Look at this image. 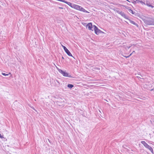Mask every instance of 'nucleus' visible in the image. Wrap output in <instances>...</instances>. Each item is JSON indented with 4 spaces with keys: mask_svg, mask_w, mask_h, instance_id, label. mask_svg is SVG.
Wrapping results in <instances>:
<instances>
[{
    "mask_svg": "<svg viewBox=\"0 0 154 154\" xmlns=\"http://www.w3.org/2000/svg\"><path fill=\"white\" fill-rule=\"evenodd\" d=\"M153 20V19L148 18L144 19L143 21L145 24L146 25H153L154 24Z\"/></svg>",
    "mask_w": 154,
    "mask_h": 154,
    "instance_id": "obj_1",
    "label": "nucleus"
},
{
    "mask_svg": "<svg viewBox=\"0 0 154 154\" xmlns=\"http://www.w3.org/2000/svg\"><path fill=\"white\" fill-rule=\"evenodd\" d=\"M141 143L143 144L146 148L149 149L152 153H153V151L152 148L148 145L145 141H142L141 142Z\"/></svg>",
    "mask_w": 154,
    "mask_h": 154,
    "instance_id": "obj_2",
    "label": "nucleus"
},
{
    "mask_svg": "<svg viewBox=\"0 0 154 154\" xmlns=\"http://www.w3.org/2000/svg\"><path fill=\"white\" fill-rule=\"evenodd\" d=\"M59 72L61 73L63 76L65 77H69V78H72L71 75H69L68 73L60 69L58 70Z\"/></svg>",
    "mask_w": 154,
    "mask_h": 154,
    "instance_id": "obj_3",
    "label": "nucleus"
},
{
    "mask_svg": "<svg viewBox=\"0 0 154 154\" xmlns=\"http://www.w3.org/2000/svg\"><path fill=\"white\" fill-rule=\"evenodd\" d=\"M93 27H94V31L95 33L96 34L98 35L100 33V32H101V30L99 29L96 26L94 25Z\"/></svg>",
    "mask_w": 154,
    "mask_h": 154,
    "instance_id": "obj_4",
    "label": "nucleus"
},
{
    "mask_svg": "<svg viewBox=\"0 0 154 154\" xmlns=\"http://www.w3.org/2000/svg\"><path fill=\"white\" fill-rule=\"evenodd\" d=\"M117 12L118 14L121 15L122 17L125 19H128V16L126 15L124 12L119 11H118Z\"/></svg>",
    "mask_w": 154,
    "mask_h": 154,
    "instance_id": "obj_5",
    "label": "nucleus"
},
{
    "mask_svg": "<svg viewBox=\"0 0 154 154\" xmlns=\"http://www.w3.org/2000/svg\"><path fill=\"white\" fill-rule=\"evenodd\" d=\"M78 10L80 11H82L84 12L89 13V12L87 11L85 9L79 5L78 7Z\"/></svg>",
    "mask_w": 154,
    "mask_h": 154,
    "instance_id": "obj_6",
    "label": "nucleus"
},
{
    "mask_svg": "<svg viewBox=\"0 0 154 154\" xmlns=\"http://www.w3.org/2000/svg\"><path fill=\"white\" fill-rule=\"evenodd\" d=\"M86 27L88 28V29L89 30H91L92 31H93V30L92 29V28H93V26L92 25V23H88L86 25Z\"/></svg>",
    "mask_w": 154,
    "mask_h": 154,
    "instance_id": "obj_7",
    "label": "nucleus"
},
{
    "mask_svg": "<svg viewBox=\"0 0 154 154\" xmlns=\"http://www.w3.org/2000/svg\"><path fill=\"white\" fill-rule=\"evenodd\" d=\"M122 5L124 7H125L126 8L128 9L129 12H130L131 13H132V14H135V12L133 11V10H131V9L130 8L127 6H125V5Z\"/></svg>",
    "mask_w": 154,
    "mask_h": 154,
    "instance_id": "obj_8",
    "label": "nucleus"
},
{
    "mask_svg": "<svg viewBox=\"0 0 154 154\" xmlns=\"http://www.w3.org/2000/svg\"><path fill=\"white\" fill-rule=\"evenodd\" d=\"M145 5H147V6L149 7H151L152 8H154V6L150 4V2L149 1L147 0L146 1V3H145Z\"/></svg>",
    "mask_w": 154,
    "mask_h": 154,
    "instance_id": "obj_9",
    "label": "nucleus"
},
{
    "mask_svg": "<svg viewBox=\"0 0 154 154\" xmlns=\"http://www.w3.org/2000/svg\"><path fill=\"white\" fill-rule=\"evenodd\" d=\"M65 52L68 56L72 57L74 58V57L72 56L71 53L68 49L66 50L65 51Z\"/></svg>",
    "mask_w": 154,
    "mask_h": 154,
    "instance_id": "obj_10",
    "label": "nucleus"
},
{
    "mask_svg": "<svg viewBox=\"0 0 154 154\" xmlns=\"http://www.w3.org/2000/svg\"><path fill=\"white\" fill-rule=\"evenodd\" d=\"M129 22H130L131 23V24H134V25H135V26H138V25L137 24V23H136L135 22H134V21H132V20H131L130 19H129Z\"/></svg>",
    "mask_w": 154,
    "mask_h": 154,
    "instance_id": "obj_11",
    "label": "nucleus"
},
{
    "mask_svg": "<svg viewBox=\"0 0 154 154\" xmlns=\"http://www.w3.org/2000/svg\"><path fill=\"white\" fill-rule=\"evenodd\" d=\"M66 4L68 5L70 7H71L72 8H73V6H74V4H72L71 2H67Z\"/></svg>",
    "mask_w": 154,
    "mask_h": 154,
    "instance_id": "obj_12",
    "label": "nucleus"
},
{
    "mask_svg": "<svg viewBox=\"0 0 154 154\" xmlns=\"http://www.w3.org/2000/svg\"><path fill=\"white\" fill-rule=\"evenodd\" d=\"M79 6V5H78L74 4L72 8H74L76 10H78Z\"/></svg>",
    "mask_w": 154,
    "mask_h": 154,
    "instance_id": "obj_13",
    "label": "nucleus"
},
{
    "mask_svg": "<svg viewBox=\"0 0 154 154\" xmlns=\"http://www.w3.org/2000/svg\"><path fill=\"white\" fill-rule=\"evenodd\" d=\"M79 6V5H78L74 4L72 8H74L76 10H78Z\"/></svg>",
    "mask_w": 154,
    "mask_h": 154,
    "instance_id": "obj_14",
    "label": "nucleus"
},
{
    "mask_svg": "<svg viewBox=\"0 0 154 154\" xmlns=\"http://www.w3.org/2000/svg\"><path fill=\"white\" fill-rule=\"evenodd\" d=\"M67 87L70 89H71L74 87V85L71 84H69L68 85Z\"/></svg>",
    "mask_w": 154,
    "mask_h": 154,
    "instance_id": "obj_15",
    "label": "nucleus"
},
{
    "mask_svg": "<svg viewBox=\"0 0 154 154\" xmlns=\"http://www.w3.org/2000/svg\"><path fill=\"white\" fill-rule=\"evenodd\" d=\"M2 75H3L4 76H8L10 74V73H2Z\"/></svg>",
    "mask_w": 154,
    "mask_h": 154,
    "instance_id": "obj_16",
    "label": "nucleus"
},
{
    "mask_svg": "<svg viewBox=\"0 0 154 154\" xmlns=\"http://www.w3.org/2000/svg\"><path fill=\"white\" fill-rule=\"evenodd\" d=\"M62 47H63L64 51H65L67 49V48L65 46H63V45H62Z\"/></svg>",
    "mask_w": 154,
    "mask_h": 154,
    "instance_id": "obj_17",
    "label": "nucleus"
},
{
    "mask_svg": "<svg viewBox=\"0 0 154 154\" xmlns=\"http://www.w3.org/2000/svg\"><path fill=\"white\" fill-rule=\"evenodd\" d=\"M62 47H63L64 51H65L67 49V48L65 46H63V45H62Z\"/></svg>",
    "mask_w": 154,
    "mask_h": 154,
    "instance_id": "obj_18",
    "label": "nucleus"
},
{
    "mask_svg": "<svg viewBox=\"0 0 154 154\" xmlns=\"http://www.w3.org/2000/svg\"><path fill=\"white\" fill-rule=\"evenodd\" d=\"M62 47H63L64 51H65L67 49V48L65 46H63V45H62Z\"/></svg>",
    "mask_w": 154,
    "mask_h": 154,
    "instance_id": "obj_19",
    "label": "nucleus"
},
{
    "mask_svg": "<svg viewBox=\"0 0 154 154\" xmlns=\"http://www.w3.org/2000/svg\"><path fill=\"white\" fill-rule=\"evenodd\" d=\"M140 3H141L143 5H145V2H143L142 1H140Z\"/></svg>",
    "mask_w": 154,
    "mask_h": 154,
    "instance_id": "obj_20",
    "label": "nucleus"
},
{
    "mask_svg": "<svg viewBox=\"0 0 154 154\" xmlns=\"http://www.w3.org/2000/svg\"><path fill=\"white\" fill-rule=\"evenodd\" d=\"M131 54L129 56H124V57H126V58H128L130 57V56H131Z\"/></svg>",
    "mask_w": 154,
    "mask_h": 154,
    "instance_id": "obj_21",
    "label": "nucleus"
},
{
    "mask_svg": "<svg viewBox=\"0 0 154 154\" xmlns=\"http://www.w3.org/2000/svg\"><path fill=\"white\" fill-rule=\"evenodd\" d=\"M61 2H64L66 4L67 2L65 0H62V1H61Z\"/></svg>",
    "mask_w": 154,
    "mask_h": 154,
    "instance_id": "obj_22",
    "label": "nucleus"
},
{
    "mask_svg": "<svg viewBox=\"0 0 154 154\" xmlns=\"http://www.w3.org/2000/svg\"><path fill=\"white\" fill-rule=\"evenodd\" d=\"M0 138H4L3 135H2L1 134H0Z\"/></svg>",
    "mask_w": 154,
    "mask_h": 154,
    "instance_id": "obj_23",
    "label": "nucleus"
},
{
    "mask_svg": "<svg viewBox=\"0 0 154 154\" xmlns=\"http://www.w3.org/2000/svg\"><path fill=\"white\" fill-rule=\"evenodd\" d=\"M132 3H133L134 4H136L137 3L136 1H134L132 2Z\"/></svg>",
    "mask_w": 154,
    "mask_h": 154,
    "instance_id": "obj_24",
    "label": "nucleus"
},
{
    "mask_svg": "<svg viewBox=\"0 0 154 154\" xmlns=\"http://www.w3.org/2000/svg\"><path fill=\"white\" fill-rule=\"evenodd\" d=\"M136 1L137 2V3H139V2H140V1L139 0H136Z\"/></svg>",
    "mask_w": 154,
    "mask_h": 154,
    "instance_id": "obj_25",
    "label": "nucleus"
},
{
    "mask_svg": "<svg viewBox=\"0 0 154 154\" xmlns=\"http://www.w3.org/2000/svg\"><path fill=\"white\" fill-rule=\"evenodd\" d=\"M131 47V46H127L126 48H127L128 49H129Z\"/></svg>",
    "mask_w": 154,
    "mask_h": 154,
    "instance_id": "obj_26",
    "label": "nucleus"
},
{
    "mask_svg": "<svg viewBox=\"0 0 154 154\" xmlns=\"http://www.w3.org/2000/svg\"><path fill=\"white\" fill-rule=\"evenodd\" d=\"M134 53H135V51H133L131 53V55L133 54Z\"/></svg>",
    "mask_w": 154,
    "mask_h": 154,
    "instance_id": "obj_27",
    "label": "nucleus"
},
{
    "mask_svg": "<svg viewBox=\"0 0 154 154\" xmlns=\"http://www.w3.org/2000/svg\"><path fill=\"white\" fill-rule=\"evenodd\" d=\"M104 33V32L101 31V32H100V33Z\"/></svg>",
    "mask_w": 154,
    "mask_h": 154,
    "instance_id": "obj_28",
    "label": "nucleus"
},
{
    "mask_svg": "<svg viewBox=\"0 0 154 154\" xmlns=\"http://www.w3.org/2000/svg\"><path fill=\"white\" fill-rule=\"evenodd\" d=\"M62 58L63 59H64V57H63V56H62Z\"/></svg>",
    "mask_w": 154,
    "mask_h": 154,
    "instance_id": "obj_29",
    "label": "nucleus"
},
{
    "mask_svg": "<svg viewBox=\"0 0 154 154\" xmlns=\"http://www.w3.org/2000/svg\"><path fill=\"white\" fill-rule=\"evenodd\" d=\"M154 89H151V90H150V91H153V90H154Z\"/></svg>",
    "mask_w": 154,
    "mask_h": 154,
    "instance_id": "obj_30",
    "label": "nucleus"
},
{
    "mask_svg": "<svg viewBox=\"0 0 154 154\" xmlns=\"http://www.w3.org/2000/svg\"><path fill=\"white\" fill-rule=\"evenodd\" d=\"M127 1H128V2H130V1H129V0H126Z\"/></svg>",
    "mask_w": 154,
    "mask_h": 154,
    "instance_id": "obj_31",
    "label": "nucleus"
},
{
    "mask_svg": "<svg viewBox=\"0 0 154 154\" xmlns=\"http://www.w3.org/2000/svg\"><path fill=\"white\" fill-rule=\"evenodd\" d=\"M153 22H154V24H153V25H154V20H153Z\"/></svg>",
    "mask_w": 154,
    "mask_h": 154,
    "instance_id": "obj_32",
    "label": "nucleus"
},
{
    "mask_svg": "<svg viewBox=\"0 0 154 154\" xmlns=\"http://www.w3.org/2000/svg\"><path fill=\"white\" fill-rule=\"evenodd\" d=\"M61 8V9H63V8Z\"/></svg>",
    "mask_w": 154,
    "mask_h": 154,
    "instance_id": "obj_33",
    "label": "nucleus"
}]
</instances>
